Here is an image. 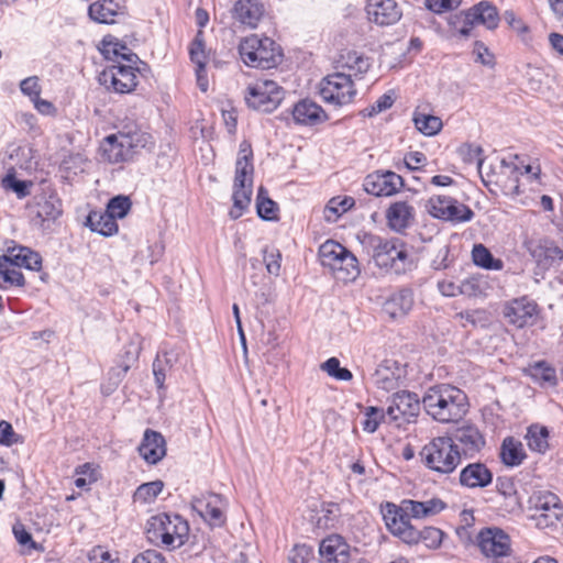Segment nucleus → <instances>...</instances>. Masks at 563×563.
Returning <instances> with one entry per match:
<instances>
[{"label": "nucleus", "instance_id": "2", "mask_svg": "<svg viewBox=\"0 0 563 563\" xmlns=\"http://www.w3.org/2000/svg\"><path fill=\"white\" fill-rule=\"evenodd\" d=\"M252 159L253 151L251 144L246 141H243L240 144L239 155L235 163V176L232 195L233 207L229 212L231 219L233 220L239 219L251 202L254 173Z\"/></svg>", "mask_w": 563, "mask_h": 563}, {"label": "nucleus", "instance_id": "32", "mask_svg": "<svg viewBox=\"0 0 563 563\" xmlns=\"http://www.w3.org/2000/svg\"><path fill=\"white\" fill-rule=\"evenodd\" d=\"M292 118L297 124L314 125L323 122L327 115L319 104L309 99H303L294 106Z\"/></svg>", "mask_w": 563, "mask_h": 563}, {"label": "nucleus", "instance_id": "59", "mask_svg": "<svg viewBox=\"0 0 563 563\" xmlns=\"http://www.w3.org/2000/svg\"><path fill=\"white\" fill-rule=\"evenodd\" d=\"M21 92L27 96L32 101L36 99L42 91L37 76H31L20 82Z\"/></svg>", "mask_w": 563, "mask_h": 563}, {"label": "nucleus", "instance_id": "40", "mask_svg": "<svg viewBox=\"0 0 563 563\" xmlns=\"http://www.w3.org/2000/svg\"><path fill=\"white\" fill-rule=\"evenodd\" d=\"M8 255L18 267H25L30 271H40L42 257L25 246H16L9 250Z\"/></svg>", "mask_w": 563, "mask_h": 563}, {"label": "nucleus", "instance_id": "4", "mask_svg": "<svg viewBox=\"0 0 563 563\" xmlns=\"http://www.w3.org/2000/svg\"><path fill=\"white\" fill-rule=\"evenodd\" d=\"M188 530L187 522L180 516L158 514L147 521L146 537L151 543L175 549L184 543Z\"/></svg>", "mask_w": 563, "mask_h": 563}, {"label": "nucleus", "instance_id": "42", "mask_svg": "<svg viewBox=\"0 0 563 563\" xmlns=\"http://www.w3.org/2000/svg\"><path fill=\"white\" fill-rule=\"evenodd\" d=\"M413 123L418 131L428 136L438 134L443 125L439 117L418 111L413 114Z\"/></svg>", "mask_w": 563, "mask_h": 563}, {"label": "nucleus", "instance_id": "63", "mask_svg": "<svg viewBox=\"0 0 563 563\" xmlns=\"http://www.w3.org/2000/svg\"><path fill=\"white\" fill-rule=\"evenodd\" d=\"M427 162V156L418 151L409 152L404 157L406 167L410 170L420 169Z\"/></svg>", "mask_w": 563, "mask_h": 563}, {"label": "nucleus", "instance_id": "41", "mask_svg": "<svg viewBox=\"0 0 563 563\" xmlns=\"http://www.w3.org/2000/svg\"><path fill=\"white\" fill-rule=\"evenodd\" d=\"M18 267L11 261L9 255L0 257V279L3 283L14 286H23L24 277Z\"/></svg>", "mask_w": 563, "mask_h": 563}, {"label": "nucleus", "instance_id": "25", "mask_svg": "<svg viewBox=\"0 0 563 563\" xmlns=\"http://www.w3.org/2000/svg\"><path fill=\"white\" fill-rule=\"evenodd\" d=\"M351 547L339 534L324 538L319 544L320 563H347Z\"/></svg>", "mask_w": 563, "mask_h": 563}, {"label": "nucleus", "instance_id": "9", "mask_svg": "<svg viewBox=\"0 0 563 563\" xmlns=\"http://www.w3.org/2000/svg\"><path fill=\"white\" fill-rule=\"evenodd\" d=\"M319 93L324 102L341 107L353 101L356 89L351 74L335 71L320 81Z\"/></svg>", "mask_w": 563, "mask_h": 563}, {"label": "nucleus", "instance_id": "5", "mask_svg": "<svg viewBox=\"0 0 563 563\" xmlns=\"http://www.w3.org/2000/svg\"><path fill=\"white\" fill-rule=\"evenodd\" d=\"M322 266L328 267L341 282H353L360 275L357 258L342 244L328 240L319 247Z\"/></svg>", "mask_w": 563, "mask_h": 563}, {"label": "nucleus", "instance_id": "22", "mask_svg": "<svg viewBox=\"0 0 563 563\" xmlns=\"http://www.w3.org/2000/svg\"><path fill=\"white\" fill-rule=\"evenodd\" d=\"M494 479L493 471L483 462H472L461 468L459 484L467 489L488 487Z\"/></svg>", "mask_w": 563, "mask_h": 563}, {"label": "nucleus", "instance_id": "39", "mask_svg": "<svg viewBox=\"0 0 563 563\" xmlns=\"http://www.w3.org/2000/svg\"><path fill=\"white\" fill-rule=\"evenodd\" d=\"M549 438L550 432L545 426L533 423L527 429V445L533 452L544 454L550 448Z\"/></svg>", "mask_w": 563, "mask_h": 563}, {"label": "nucleus", "instance_id": "38", "mask_svg": "<svg viewBox=\"0 0 563 563\" xmlns=\"http://www.w3.org/2000/svg\"><path fill=\"white\" fill-rule=\"evenodd\" d=\"M87 224L89 225V228L92 231L98 232L99 234H101L103 236H111V235L115 234L119 230L117 220L113 218V216L109 214L107 211L90 212L87 218Z\"/></svg>", "mask_w": 563, "mask_h": 563}, {"label": "nucleus", "instance_id": "53", "mask_svg": "<svg viewBox=\"0 0 563 563\" xmlns=\"http://www.w3.org/2000/svg\"><path fill=\"white\" fill-rule=\"evenodd\" d=\"M459 154L464 163L476 164L478 168H481L484 163V158L482 155L483 150L478 145L463 144L459 148Z\"/></svg>", "mask_w": 563, "mask_h": 563}, {"label": "nucleus", "instance_id": "8", "mask_svg": "<svg viewBox=\"0 0 563 563\" xmlns=\"http://www.w3.org/2000/svg\"><path fill=\"white\" fill-rule=\"evenodd\" d=\"M285 90L274 80L261 79L246 88V104L257 111L272 112L283 101Z\"/></svg>", "mask_w": 563, "mask_h": 563}, {"label": "nucleus", "instance_id": "49", "mask_svg": "<svg viewBox=\"0 0 563 563\" xmlns=\"http://www.w3.org/2000/svg\"><path fill=\"white\" fill-rule=\"evenodd\" d=\"M454 319L457 320L462 327H466L467 324H472L473 327L478 324L485 325L488 321L487 312L483 309L457 312Z\"/></svg>", "mask_w": 563, "mask_h": 563}, {"label": "nucleus", "instance_id": "37", "mask_svg": "<svg viewBox=\"0 0 563 563\" xmlns=\"http://www.w3.org/2000/svg\"><path fill=\"white\" fill-rule=\"evenodd\" d=\"M499 456L506 466L515 467L525 461L527 453L520 441L508 437L503 441Z\"/></svg>", "mask_w": 563, "mask_h": 563}, {"label": "nucleus", "instance_id": "61", "mask_svg": "<svg viewBox=\"0 0 563 563\" xmlns=\"http://www.w3.org/2000/svg\"><path fill=\"white\" fill-rule=\"evenodd\" d=\"M460 289H461L460 295H464L467 297H477L483 294V288H482L481 282H479V279H477L475 277H470V278L464 279L460 284Z\"/></svg>", "mask_w": 563, "mask_h": 563}, {"label": "nucleus", "instance_id": "20", "mask_svg": "<svg viewBox=\"0 0 563 563\" xmlns=\"http://www.w3.org/2000/svg\"><path fill=\"white\" fill-rule=\"evenodd\" d=\"M533 507L539 527L554 526L563 517V504L555 494L549 492L540 494L536 497Z\"/></svg>", "mask_w": 563, "mask_h": 563}, {"label": "nucleus", "instance_id": "21", "mask_svg": "<svg viewBox=\"0 0 563 563\" xmlns=\"http://www.w3.org/2000/svg\"><path fill=\"white\" fill-rule=\"evenodd\" d=\"M405 377V367L394 360H384L372 375L373 384L377 388L386 391H391L400 387Z\"/></svg>", "mask_w": 563, "mask_h": 563}, {"label": "nucleus", "instance_id": "51", "mask_svg": "<svg viewBox=\"0 0 563 563\" xmlns=\"http://www.w3.org/2000/svg\"><path fill=\"white\" fill-rule=\"evenodd\" d=\"M321 369L329 376L338 380L349 382L353 378L352 372L345 367L340 366V361L336 357H330L321 364Z\"/></svg>", "mask_w": 563, "mask_h": 563}, {"label": "nucleus", "instance_id": "62", "mask_svg": "<svg viewBox=\"0 0 563 563\" xmlns=\"http://www.w3.org/2000/svg\"><path fill=\"white\" fill-rule=\"evenodd\" d=\"M3 185L4 187L11 188L18 195L19 198H24L30 194L27 183L23 180H18L12 175H8L3 179Z\"/></svg>", "mask_w": 563, "mask_h": 563}, {"label": "nucleus", "instance_id": "13", "mask_svg": "<svg viewBox=\"0 0 563 563\" xmlns=\"http://www.w3.org/2000/svg\"><path fill=\"white\" fill-rule=\"evenodd\" d=\"M400 519L399 517L398 523L395 520L391 523L394 537L408 545H416L422 542L429 549L440 548L444 536L442 530L435 527H424L419 530L415 526H406Z\"/></svg>", "mask_w": 563, "mask_h": 563}, {"label": "nucleus", "instance_id": "45", "mask_svg": "<svg viewBox=\"0 0 563 563\" xmlns=\"http://www.w3.org/2000/svg\"><path fill=\"white\" fill-rule=\"evenodd\" d=\"M140 346L133 342H130L125 346L124 354L122 355V360L120 363V371L113 368L110 374L117 377L115 384L121 380L122 376H124L128 371L131 368L132 364L135 363L139 358Z\"/></svg>", "mask_w": 563, "mask_h": 563}, {"label": "nucleus", "instance_id": "29", "mask_svg": "<svg viewBox=\"0 0 563 563\" xmlns=\"http://www.w3.org/2000/svg\"><path fill=\"white\" fill-rule=\"evenodd\" d=\"M101 155L111 164L129 161L132 158L131 143L119 134L109 135L101 145Z\"/></svg>", "mask_w": 563, "mask_h": 563}, {"label": "nucleus", "instance_id": "24", "mask_svg": "<svg viewBox=\"0 0 563 563\" xmlns=\"http://www.w3.org/2000/svg\"><path fill=\"white\" fill-rule=\"evenodd\" d=\"M526 246L537 264L544 269L563 260V251L551 240L529 241Z\"/></svg>", "mask_w": 563, "mask_h": 563}, {"label": "nucleus", "instance_id": "6", "mask_svg": "<svg viewBox=\"0 0 563 563\" xmlns=\"http://www.w3.org/2000/svg\"><path fill=\"white\" fill-rule=\"evenodd\" d=\"M239 53L242 60L250 67L269 69L282 60L279 45L269 37L250 35L241 41Z\"/></svg>", "mask_w": 563, "mask_h": 563}, {"label": "nucleus", "instance_id": "28", "mask_svg": "<svg viewBox=\"0 0 563 563\" xmlns=\"http://www.w3.org/2000/svg\"><path fill=\"white\" fill-rule=\"evenodd\" d=\"M264 13L265 8L260 0H238L232 9L233 18L252 29L257 26Z\"/></svg>", "mask_w": 563, "mask_h": 563}, {"label": "nucleus", "instance_id": "33", "mask_svg": "<svg viewBox=\"0 0 563 563\" xmlns=\"http://www.w3.org/2000/svg\"><path fill=\"white\" fill-rule=\"evenodd\" d=\"M99 51L106 59L126 63H137L139 57L130 48L121 43L117 37L107 35L101 41Z\"/></svg>", "mask_w": 563, "mask_h": 563}, {"label": "nucleus", "instance_id": "27", "mask_svg": "<svg viewBox=\"0 0 563 563\" xmlns=\"http://www.w3.org/2000/svg\"><path fill=\"white\" fill-rule=\"evenodd\" d=\"M415 208L407 201L393 202L386 210L388 227L395 232H404L415 221Z\"/></svg>", "mask_w": 563, "mask_h": 563}, {"label": "nucleus", "instance_id": "44", "mask_svg": "<svg viewBox=\"0 0 563 563\" xmlns=\"http://www.w3.org/2000/svg\"><path fill=\"white\" fill-rule=\"evenodd\" d=\"M354 203V199L349 196L331 198L324 210L325 219L328 221H335L338 217L350 210Z\"/></svg>", "mask_w": 563, "mask_h": 563}, {"label": "nucleus", "instance_id": "58", "mask_svg": "<svg viewBox=\"0 0 563 563\" xmlns=\"http://www.w3.org/2000/svg\"><path fill=\"white\" fill-rule=\"evenodd\" d=\"M264 263L269 274L278 276L280 272L282 254L277 249L264 250Z\"/></svg>", "mask_w": 563, "mask_h": 563}, {"label": "nucleus", "instance_id": "48", "mask_svg": "<svg viewBox=\"0 0 563 563\" xmlns=\"http://www.w3.org/2000/svg\"><path fill=\"white\" fill-rule=\"evenodd\" d=\"M530 375L536 380L547 383L551 386L556 384V373L555 369L549 366L545 362H538L530 366L529 368Z\"/></svg>", "mask_w": 563, "mask_h": 563}, {"label": "nucleus", "instance_id": "15", "mask_svg": "<svg viewBox=\"0 0 563 563\" xmlns=\"http://www.w3.org/2000/svg\"><path fill=\"white\" fill-rule=\"evenodd\" d=\"M405 186L404 178L391 170H376L368 174L363 181L364 190L376 197H390Z\"/></svg>", "mask_w": 563, "mask_h": 563}, {"label": "nucleus", "instance_id": "50", "mask_svg": "<svg viewBox=\"0 0 563 563\" xmlns=\"http://www.w3.org/2000/svg\"><path fill=\"white\" fill-rule=\"evenodd\" d=\"M131 207L132 202L130 198L128 196L119 195L109 200L106 211L117 220L124 218Z\"/></svg>", "mask_w": 563, "mask_h": 563}, {"label": "nucleus", "instance_id": "55", "mask_svg": "<svg viewBox=\"0 0 563 563\" xmlns=\"http://www.w3.org/2000/svg\"><path fill=\"white\" fill-rule=\"evenodd\" d=\"M314 553L308 544H296L288 554V563H313Z\"/></svg>", "mask_w": 563, "mask_h": 563}, {"label": "nucleus", "instance_id": "16", "mask_svg": "<svg viewBox=\"0 0 563 563\" xmlns=\"http://www.w3.org/2000/svg\"><path fill=\"white\" fill-rule=\"evenodd\" d=\"M426 506L422 501L405 499L401 505L397 506L393 503H386L382 508L383 519L387 530L393 534L391 523L395 521L398 522L399 517L401 518V522L406 526H413L410 522V518L415 519H423L427 518L428 515L426 512Z\"/></svg>", "mask_w": 563, "mask_h": 563}, {"label": "nucleus", "instance_id": "19", "mask_svg": "<svg viewBox=\"0 0 563 563\" xmlns=\"http://www.w3.org/2000/svg\"><path fill=\"white\" fill-rule=\"evenodd\" d=\"M191 506L212 527H221L225 523V500L218 494H207L195 497Z\"/></svg>", "mask_w": 563, "mask_h": 563}, {"label": "nucleus", "instance_id": "11", "mask_svg": "<svg viewBox=\"0 0 563 563\" xmlns=\"http://www.w3.org/2000/svg\"><path fill=\"white\" fill-rule=\"evenodd\" d=\"M426 208L431 217L453 223L468 222L474 218V211L468 206L450 196H432Z\"/></svg>", "mask_w": 563, "mask_h": 563}, {"label": "nucleus", "instance_id": "57", "mask_svg": "<svg viewBox=\"0 0 563 563\" xmlns=\"http://www.w3.org/2000/svg\"><path fill=\"white\" fill-rule=\"evenodd\" d=\"M76 474L78 477L74 483L78 488H85L97 481L96 471L88 463L78 466Z\"/></svg>", "mask_w": 563, "mask_h": 563}, {"label": "nucleus", "instance_id": "12", "mask_svg": "<svg viewBox=\"0 0 563 563\" xmlns=\"http://www.w3.org/2000/svg\"><path fill=\"white\" fill-rule=\"evenodd\" d=\"M135 64L118 62L109 66L99 75L100 84L118 93L133 91L137 85V68L134 67Z\"/></svg>", "mask_w": 563, "mask_h": 563}, {"label": "nucleus", "instance_id": "3", "mask_svg": "<svg viewBox=\"0 0 563 563\" xmlns=\"http://www.w3.org/2000/svg\"><path fill=\"white\" fill-rule=\"evenodd\" d=\"M420 457L427 468L440 475H450L462 464L459 450L448 434L435 437L424 444Z\"/></svg>", "mask_w": 563, "mask_h": 563}, {"label": "nucleus", "instance_id": "30", "mask_svg": "<svg viewBox=\"0 0 563 563\" xmlns=\"http://www.w3.org/2000/svg\"><path fill=\"white\" fill-rule=\"evenodd\" d=\"M466 21L471 24H482L488 30H495L500 21L497 8L489 1H481L466 12Z\"/></svg>", "mask_w": 563, "mask_h": 563}, {"label": "nucleus", "instance_id": "1", "mask_svg": "<svg viewBox=\"0 0 563 563\" xmlns=\"http://www.w3.org/2000/svg\"><path fill=\"white\" fill-rule=\"evenodd\" d=\"M422 406L426 412L440 423L457 422L468 411L466 394L449 384L430 387L422 397Z\"/></svg>", "mask_w": 563, "mask_h": 563}, {"label": "nucleus", "instance_id": "60", "mask_svg": "<svg viewBox=\"0 0 563 563\" xmlns=\"http://www.w3.org/2000/svg\"><path fill=\"white\" fill-rule=\"evenodd\" d=\"M394 103V99L389 95L380 96L372 106L365 108L362 113L364 117H374L387 109Z\"/></svg>", "mask_w": 563, "mask_h": 563}, {"label": "nucleus", "instance_id": "46", "mask_svg": "<svg viewBox=\"0 0 563 563\" xmlns=\"http://www.w3.org/2000/svg\"><path fill=\"white\" fill-rule=\"evenodd\" d=\"M164 484L162 481L148 482L140 485L135 490L133 498L134 501L143 504L153 501L162 492Z\"/></svg>", "mask_w": 563, "mask_h": 563}, {"label": "nucleus", "instance_id": "35", "mask_svg": "<svg viewBox=\"0 0 563 563\" xmlns=\"http://www.w3.org/2000/svg\"><path fill=\"white\" fill-rule=\"evenodd\" d=\"M413 306V295L409 289H401L384 303L383 310L391 319L405 317Z\"/></svg>", "mask_w": 563, "mask_h": 563}, {"label": "nucleus", "instance_id": "17", "mask_svg": "<svg viewBox=\"0 0 563 563\" xmlns=\"http://www.w3.org/2000/svg\"><path fill=\"white\" fill-rule=\"evenodd\" d=\"M422 399L416 393L401 390L393 395L390 405L387 408L389 422L406 421L418 417Z\"/></svg>", "mask_w": 563, "mask_h": 563}, {"label": "nucleus", "instance_id": "14", "mask_svg": "<svg viewBox=\"0 0 563 563\" xmlns=\"http://www.w3.org/2000/svg\"><path fill=\"white\" fill-rule=\"evenodd\" d=\"M539 313L540 309L537 302L527 296L507 301L503 309L507 322L518 329L534 325Z\"/></svg>", "mask_w": 563, "mask_h": 563}, {"label": "nucleus", "instance_id": "47", "mask_svg": "<svg viewBox=\"0 0 563 563\" xmlns=\"http://www.w3.org/2000/svg\"><path fill=\"white\" fill-rule=\"evenodd\" d=\"M388 420L387 409L378 407H367L365 410V420L363 421V430L373 433L377 430L382 422Z\"/></svg>", "mask_w": 563, "mask_h": 563}, {"label": "nucleus", "instance_id": "36", "mask_svg": "<svg viewBox=\"0 0 563 563\" xmlns=\"http://www.w3.org/2000/svg\"><path fill=\"white\" fill-rule=\"evenodd\" d=\"M88 13L96 22L110 24L117 15L124 14V7L114 0H103L90 4Z\"/></svg>", "mask_w": 563, "mask_h": 563}, {"label": "nucleus", "instance_id": "7", "mask_svg": "<svg viewBox=\"0 0 563 563\" xmlns=\"http://www.w3.org/2000/svg\"><path fill=\"white\" fill-rule=\"evenodd\" d=\"M373 247V260L377 266L391 269L396 274L405 273L411 267L408 250L398 239H382L373 235L369 238Z\"/></svg>", "mask_w": 563, "mask_h": 563}, {"label": "nucleus", "instance_id": "43", "mask_svg": "<svg viewBox=\"0 0 563 563\" xmlns=\"http://www.w3.org/2000/svg\"><path fill=\"white\" fill-rule=\"evenodd\" d=\"M267 191L264 187L258 188L257 194V214L260 218L264 220H276L278 218V207L275 201L269 199L267 196Z\"/></svg>", "mask_w": 563, "mask_h": 563}, {"label": "nucleus", "instance_id": "52", "mask_svg": "<svg viewBox=\"0 0 563 563\" xmlns=\"http://www.w3.org/2000/svg\"><path fill=\"white\" fill-rule=\"evenodd\" d=\"M190 59L194 64H196V68L206 67L208 62V55L205 49V44L202 40V33L199 32L189 47Z\"/></svg>", "mask_w": 563, "mask_h": 563}, {"label": "nucleus", "instance_id": "23", "mask_svg": "<svg viewBox=\"0 0 563 563\" xmlns=\"http://www.w3.org/2000/svg\"><path fill=\"white\" fill-rule=\"evenodd\" d=\"M366 13L371 22L380 26L393 25L402 15L396 0H367Z\"/></svg>", "mask_w": 563, "mask_h": 563}, {"label": "nucleus", "instance_id": "10", "mask_svg": "<svg viewBox=\"0 0 563 563\" xmlns=\"http://www.w3.org/2000/svg\"><path fill=\"white\" fill-rule=\"evenodd\" d=\"M478 548L492 563H517L511 555L510 539L498 528L482 530L477 537Z\"/></svg>", "mask_w": 563, "mask_h": 563}, {"label": "nucleus", "instance_id": "26", "mask_svg": "<svg viewBox=\"0 0 563 563\" xmlns=\"http://www.w3.org/2000/svg\"><path fill=\"white\" fill-rule=\"evenodd\" d=\"M139 453L148 464L158 463L166 455L164 437L157 431L147 429L139 446Z\"/></svg>", "mask_w": 563, "mask_h": 563}, {"label": "nucleus", "instance_id": "34", "mask_svg": "<svg viewBox=\"0 0 563 563\" xmlns=\"http://www.w3.org/2000/svg\"><path fill=\"white\" fill-rule=\"evenodd\" d=\"M369 67L371 63L368 57H365L356 51L343 52L336 60V68L345 74H351V77L365 74Z\"/></svg>", "mask_w": 563, "mask_h": 563}, {"label": "nucleus", "instance_id": "64", "mask_svg": "<svg viewBox=\"0 0 563 563\" xmlns=\"http://www.w3.org/2000/svg\"><path fill=\"white\" fill-rule=\"evenodd\" d=\"M132 563H165L163 555L155 550H147L136 555Z\"/></svg>", "mask_w": 563, "mask_h": 563}, {"label": "nucleus", "instance_id": "18", "mask_svg": "<svg viewBox=\"0 0 563 563\" xmlns=\"http://www.w3.org/2000/svg\"><path fill=\"white\" fill-rule=\"evenodd\" d=\"M449 437L459 450L462 461L474 457L486 444L484 435L474 426L460 427Z\"/></svg>", "mask_w": 563, "mask_h": 563}, {"label": "nucleus", "instance_id": "56", "mask_svg": "<svg viewBox=\"0 0 563 563\" xmlns=\"http://www.w3.org/2000/svg\"><path fill=\"white\" fill-rule=\"evenodd\" d=\"M473 260H474V263L478 266H482L484 268H499L500 267V262L497 261V263H499V265H494V257L493 255L490 254V252L482 244H478V245H475L474 249H473Z\"/></svg>", "mask_w": 563, "mask_h": 563}, {"label": "nucleus", "instance_id": "54", "mask_svg": "<svg viewBox=\"0 0 563 563\" xmlns=\"http://www.w3.org/2000/svg\"><path fill=\"white\" fill-rule=\"evenodd\" d=\"M120 137H124L128 143H131V154L133 155L139 148H144L151 141L148 133L140 130L119 132Z\"/></svg>", "mask_w": 563, "mask_h": 563}, {"label": "nucleus", "instance_id": "31", "mask_svg": "<svg viewBox=\"0 0 563 563\" xmlns=\"http://www.w3.org/2000/svg\"><path fill=\"white\" fill-rule=\"evenodd\" d=\"M35 219L43 227L46 221H54L62 214V203L54 192H43L35 197Z\"/></svg>", "mask_w": 563, "mask_h": 563}]
</instances>
